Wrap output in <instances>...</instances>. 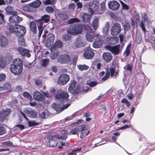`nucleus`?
I'll return each instance as SVG.
<instances>
[{
    "instance_id": "9b49d317",
    "label": "nucleus",
    "mask_w": 155,
    "mask_h": 155,
    "mask_svg": "<svg viewBox=\"0 0 155 155\" xmlns=\"http://www.w3.org/2000/svg\"><path fill=\"white\" fill-rule=\"evenodd\" d=\"M11 110L9 108L3 109L0 111V120L3 122L7 118V116L10 114Z\"/></svg>"
},
{
    "instance_id": "393cba45",
    "label": "nucleus",
    "mask_w": 155,
    "mask_h": 155,
    "mask_svg": "<svg viewBox=\"0 0 155 155\" xmlns=\"http://www.w3.org/2000/svg\"><path fill=\"white\" fill-rule=\"evenodd\" d=\"M102 57L103 59L107 62L110 61L112 58V56L111 53L108 52L103 53Z\"/></svg>"
},
{
    "instance_id": "37998d69",
    "label": "nucleus",
    "mask_w": 155,
    "mask_h": 155,
    "mask_svg": "<svg viewBox=\"0 0 155 155\" xmlns=\"http://www.w3.org/2000/svg\"><path fill=\"white\" fill-rule=\"evenodd\" d=\"M76 84L75 81H73L70 83L69 86L68 87V90L71 91L73 90L75 87Z\"/></svg>"
},
{
    "instance_id": "8fccbe9b",
    "label": "nucleus",
    "mask_w": 155,
    "mask_h": 155,
    "mask_svg": "<svg viewBox=\"0 0 155 155\" xmlns=\"http://www.w3.org/2000/svg\"><path fill=\"white\" fill-rule=\"evenodd\" d=\"M110 76V72L109 71H107L104 76L102 78V80L104 81L107 79Z\"/></svg>"
},
{
    "instance_id": "864d4df0",
    "label": "nucleus",
    "mask_w": 155,
    "mask_h": 155,
    "mask_svg": "<svg viewBox=\"0 0 155 155\" xmlns=\"http://www.w3.org/2000/svg\"><path fill=\"white\" fill-rule=\"evenodd\" d=\"M28 125L30 127L36 126L38 123L34 121H28Z\"/></svg>"
},
{
    "instance_id": "f704fd0d",
    "label": "nucleus",
    "mask_w": 155,
    "mask_h": 155,
    "mask_svg": "<svg viewBox=\"0 0 155 155\" xmlns=\"http://www.w3.org/2000/svg\"><path fill=\"white\" fill-rule=\"evenodd\" d=\"M80 24L81 25V30H82L83 29H84L85 30H87V32H90L92 31L91 27L88 25L81 24Z\"/></svg>"
},
{
    "instance_id": "473e14b6",
    "label": "nucleus",
    "mask_w": 155,
    "mask_h": 155,
    "mask_svg": "<svg viewBox=\"0 0 155 155\" xmlns=\"http://www.w3.org/2000/svg\"><path fill=\"white\" fill-rule=\"evenodd\" d=\"M41 4V2L40 0H36L30 4V5L33 8H38L40 6Z\"/></svg>"
},
{
    "instance_id": "0eeeda50",
    "label": "nucleus",
    "mask_w": 155,
    "mask_h": 155,
    "mask_svg": "<svg viewBox=\"0 0 155 155\" xmlns=\"http://www.w3.org/2000/svg\"><path fill=\"white\" fill-rule=\"evenodd\" d=\"M142 20L140 22V26L141 28L143 31L145 33L146 29L144 26L143 22L146 23L148 25H149L150 23V21L148 17L147 14L145 12H143L142 14Z\"/></svg>"
},
{
    "instance_id": "c85d7f7f",
    "label": "nucleus",
    "mask_w": 155,
    "mask_h": 155,
    "mask_svg": "<svg viewBox=\"0 0 155 155\" xmlns=\"http://www.w3.org/2000/svg\"><path fill=\"white\" fill-rule=\"evenodd\" d=\"M11 87L10 83H6L4 84L2 86H0V91H7L9 90Z\"/></svg>"
},
{
    "instance_id": "72a5a7b5",
    "label": "nucleus",
    "mask_w": 155,
    "mask_h": 155,
    "mask_svg": "<svg viewBox=\"0 0 155 155\" xmlns=\"http://www.w3.org/2000/svg\"><path fill=\"white\" fill-rule=\"evenodd\" d=\"M110 76L112 78H115L118 75V71L115 72L114 69L113 68H111L110 69Z\"/></svg>"
},
{
    "instance_id": "a19ab883",
    "label": "nucleus",
    "mask_w": 155,
    "mask_h": 155,
    "mask_svg": "<svg viewBox=\"0 0 155 155\" xmlns=\"http://www.w3.org/2000/svg\"><path fill=\"white\" fill-rule=\"evenodd\" d=\"M80 22V20L79 19L76 18H70L68 21V23L69 24H72L75 22Z\"/></svg>"
},
{
    "instance_id": "2f4dec72",
    "label": "nucleus",
    "mask_w": 155,
    "mask_h": 155,
    "mask_svg": "<svg viewBox=\"0 0 155 155\" xmlns=\"http://www.w3.org/2000/svg\"><path fill=\"white\" fill-rule=\"evenodd\" d=\"M11 65L15 66H20L23 67V64L22 60L20 58H16L14 60L13 64Z\"/></svg>"
},
{
    "instance_id": "39448f33",
    "label": "nucleus",
    "mask_w": 155,
    "mask_h": 155,
    "mask_svg": "<svg viewBox=\"0 0 155 155\" xmlns=\"http://www.w3.org/2000/svg\"><path fill=\"white\" fill-rule=\"evenodd\" d=\"M123 46L118 44L113 46L107 45L105 47V48L110 51L114 55H118L121 51Z\"/></svg>"
},
{
    "instance_id": "ea45409f",
    "label": "nucleus",
    "mask_w": 155,
    "mask_h": 155,
    "mask_svg": "<svg viewBox=\"0 0 155 155\" xmlns=\"http://www.w3.org/2000/svg\"><path fill=\"white\" fill-rule=\"evenodd\" d=\"M71 37V35L66 34L63 35L62 36V38L64 41H66L70 40Z\"/></svg>"
},
{
    "instance_id": "13d9d810",
    "label": "nucleus",
    "mask_w": 155,
    "mask_h": 155,
    "mask_svg": "<svg viewBox=\"0 0 155 155\" xmlns=\"http://www.w3.org/2000/svg\"><path fill=\"white\" fill-rule=\"evenodd\" d=\"M81 150V148H79V149L75 150L72 151L71 152L68 153V154L67 155H76V152L77 151H80Z\"/></svg>"
},
{
    "instance_id": "774afa93",
    "label": "nucleus",
    "mask_w": 155,
    "mask_h": 155,
    "mask_svg": "<svg viewBox=\"0 0 155 155\" xmlns=\"http://www.w3.org/2000/svg\"><path fill=\"white\" fill-rule=\"evenodd\" d=\"M130 50L129 48L127 47L126 49L124 52V54L126 55V56L127 57L129 55Z\"/></svg>"
},
{
    "instance_id": "ddd939ff",
    "label": "nucleus",
    "mask_w": 155,
    "mask_h": 155,
    "mask_svg": "<svg viewBox=\"0 0 155 155\" xmlns=\"http://www.w3.org/2000/svg\"><path fill=\"white\" fill-rule=\"evenodd\" d=\"M24 112L30 117H35L37 116V113L35 110L30 108H25Z\"/></svg>"
},
{
    "instance_id": "5701e85b",
    "label": "nucleus",
    "mask_w": 155,
    "mask_h": 155,
    "mask_svg": "<svg viewBox=\"0 0 155 155\" xmlns=\"http://www.w3.org/2000/svg\"><path fill=\"white\" fill-rule=\"evenodd\" d=\"M44 23L45 22L41 19L38 20L37 21L38 28L39 31L38 36L39 38L41 37L43 31V25Z\"/></svg>"
},
{
    "instance_id": "dca6fc26",
    "label": "nucleus",
    "mask_w": 155,
    "mask_h": 155,
    "mask_svg": "<svg viewBox=\"0 0 155 155\" xmlns=\"http://www.w3.org/2000/svg\"><path fill=\"white\" fill-rule=\"evenodd\" d=\"M74 45L76 48H80L84 46L85 43L84 38L79 36H78L76 38Z\"/></svg>"
},
{
    "instance_id": "79ce46f5",
    "label": "nucleus",
    "mask_w": 155,
    "mask_h": 155,
    "mask_svg": "<svg viewBox=\"0 0 155 155\" xmlns=\"http://www.w3.org/2000/svg\"><path fill=\"white\" fill-rule=\"evenodd\" d=\"M25 128V126L24 125L20 124H18L16 125L13 128L14 130H22Z\"/></svg>"
},
{
    "instance_id": "6ab92c4d",
    "label": "nucleus",
    "mask_w": 155,
    "mask_h": 155,
    "mask_svg": "<svg viewBox=\"0 0 155 155\" xmlns=\"http://www.w3.org/2000/svg\"><path fill=\"white\" fill-rule=\"evenodd\" d=\"M94 40H95L93 44V47L95 48L100 47L103 43L101 36L99 35V37H97Z\"/></svg>"
},
{
    "instance_id": "4d7b16f0",
    "label": "nucleus",
    "mask_w": 155,
    "mask_h": 155,
    "mask_svg": "<svg viewBox=\"0 0 155 155\" xmlns=\"http://www.w3.org/2000/svg\"><path fill=\"white\" fill-rule=\"evenodd\" d=\"M6 131L5 128L0 125V135L5 134Z\"/></svg>"
},
{
    "instance_id": "bf43d9fd",
    "label": "nucleus",
    "mask_w": 155,
    "mask_h": 155,
    "mask_svg": "<svg viewBox=\"0 0 155 155\" xmlns=\"http://www.w3.org/2000/svg\"><path fill=\"white\" fill-rule=\"evenodd\" d=\"M121 4L122 6V8L124 10H127L129 8L127 4H125L123 2L120 1Z\"/></svg>"
},
{
    "instance_id": "49530a36",
    "label": "nucleus",
    "mask_w": 155,
    "mask_h": 155,
    "mask_svg": "<svg viewBox=\"0 0 155 155\" xmlns=\"http://www.w3.org/2000/svg\"><path fill=\"white\" fill-rule=\"evenodd\" d=\"M6 66V63L4 59L2 58H0V67L3 68Z\"/></svg>"
},
{
    "instance_id": "e2e57ef3",
    "label": "nucleus",
    "mask_w": 155,
    "mask_h": 155,
    "mask_svg": "<svg viewBox=\"0 0 155 155\" xmlns=\"http://www.w3.org/2000/svg\"><path fill=\"white\" fill-rule=\"evenodd\" d=\"M39 115L40 117L42 119L45 118V117L46 116V114L44 111L40 112L39 113Z\"/></svg>"
},
{
    "instance_id": "412c9836",
    "label": "nucleus",
    "mask_w": 155,
    "mask_h": 155,
    "mask_svg": "<svg viewBox=\"0 0 155 155\" xmlns=\"http://www.w3.org/2000/svg\"><path fill=\"white\" fill-rule=\"evenodd\" d=\"M33 97L34 100L39 101H43L44 97L43 95L38 91H35L34 92Z\"/></svg>"
},
{
    "instance_id": "b1692460",
    "label": "nucleus",
    "mask_w": 155,
    "mask_h": 155,
    "mask_svg": "<svg viewBox=\"0 0 155 155\" xmlns=\"http://www.w3.org/2000/svg\"><path fill=\"white\" fill-rule=\"evenodd\" d=\"M8 42L7 38L5 37L2 35L0 37V46L2 47L6 46Z\"/></svg>"
},
{
    "instance_id": "7c9ffc66",
    "label": "nucleus",
    "mask_w": 155,
    "mask_h": 155,
    "mask_svg": "<svg viewBox=\"0 0 155 155\" xmlns=\"http://www.w3.org/2000/svg\"><path fill=\"white\" fill-rule=\"evenodd\" d=\"M91 15L88 14L84 13L82 16L83 22L84 23H88L90 20Z\"/></svg>"
},
{
    "instance_id": "a211bd4d",
    "label": "nucleus",
    "mask_w": 155,
    "mask_h": 155,
    "mask_svg": "<svg viewBox=\"0 0 155 155\" xmlns=\"http://www.w3.org/2000/svg\"><path fill=\"white\" fill-rule=\"evenodd\" d=\"M94 54L92 49L89 48L86 49L84 53V56L87 59H91L94 57Z\"/></svg>"
},
{
    "instance_id": "4c0bfd02",
    "label": "nucleus",
    "mask_w": 155,
    "mask_h": 155,
    "mask_svg": "<svg viewBox=\"0 0 155 155\" xmlns=\"http://www.w3.org/2000/svg\"><path fill=\"white\" fill-rule=\"evenodd\" d=\"M49 60L47 58L42 59L41 61V65L43 67H46L48 64Z\"/></svg>"
},
{
    "instance_id": "69168bd1",
    "label": "nucleus",
    "mask_w": 155,
    "mask_h": 155,
    "mask_svg": "<svg viewBox=\"0 0 155 155\" xmlns=\"http://www.w3.org/2000/svg\"><path fill=\"white\" fill-rule=\"evenodd\" d=\"M75 5L74 4H71L69 6L68 9L71 11L74 10Z\"/></svg>"
},
{
    "instance_id": "7ed1b4c3",
    "label": "nucleus",
    "mask_w": 155,
    "mask_h": 155,
    "mask_svg": "<svg viewBox=\"0 0 155 155\" xmlns=\"http://www.w3.org/2000/svg\"><path fill=\"white\" fill-rule=\"evenodd\" d=\"M67 138V137L66 135L63 137H59L58 135L54 136L50 135L47 138V143L50 147H54L56 146L58 144V141L57 140V139L64 140Z\"/></svg>"
},
{
    "instance_id": "6e6d98bb",
    "label": "nucleus",
    "mask_w": 155,
    "mask_h": 155,
    "mask_svg": "<svg viewBox=\"0 0 155 155\" xmlns=\"http://www.w3.org/2000/svg\"><path fill=\"white\" fill-rule=\"evenodd\" d=\"M93 65L94 66V67H96L97 69H100L101 68V64L100 63H97L95 61H94L93 63Z\"/></svg>"
},
{
    "instance_id": "680f3d73",
    "label": "nucleus",
    "mask_w": 155,
    "mask_h": 155,
    "mask_svg": "<svg viewBox=\"0 0 155 155\" xmlns=\"http://www.w3.org/2000/svg\"><path fill=\"white\" fill-rule=\"evenodd\" d=\"M6 78L5 74H0V82L5 80Z\"/></svg>"
},
{
    "instance_id": "de8ad7c7",
    "label": "nucleus",
    "mask_w": 155,
    "mask_h": 155,
    "mask_svg": "<svg viewBox=\"0 0 155 155\" xmlns=\"http://www.w3.org/2000/svg\"><path fill=\"white\" fill-rule=\"evenodd\" d=\"M55 0H46V1H43V2L45 5L52 4L55 3Z\"/></svg>"
},
{
    "instance_id": "c9c22d12",
    "label": "nucleus",
    "mask_w": 155,
    "mask_h": 155,
    "mask_svg": "<svg viewBox=\"0 0 155 155\" xmlns=\"http://www.w3.org/2000/svg\"><path fill=\"white\" fill-rule=\"evenodd\" d=\"M109 26L110 23L109 22H107L104 26L102 28V31L103 33L106 34L107 33Z\"/></svg>"
},
{
    "instance_id": "1a4fd4ad",
    "label": "nucleus",
    "mask_w": 155,
    "mask_h": 155,
    "mask_svg": "<svg viewBox=\"0 0 155 155\" xmlns=\"http://www.w3.org/2000/svg\"><path fill=\"white\" fill-rule=\"evenodd\" d=\"M69 80V76L68 75L66 74H62L59 76L57 83L59 85H64L66 84Z\"/></svg>"
},
{
    "instance_id": "c03bdc74",
    "label": "nucleus",
    "mask_w": 155,
    "mask_h": 155,
    "mask_svg": "<svg viewBox=\"0 0 155 155\" xmlns=\"http://www.w3.org/2000/svg\"><path fill=\"white\" fill-rule=\"evenodd\" d=\"M49 19L50 17L49 16L45 15L42 16L41 19L42 20V21L45 23H47L49 21Z\"/></svg>"
},
{
    "instance_id": "a18cd8bd",
    "label": "nucleus",
    "mask_w": 155,
    "mask_h": 155,
    "mask_svg": "<svg viewBox=\"0 0 155 155\" xmlns=\"http://www.w3.org/2000/svg\"><path fill=\"white\" fill-rule=\"evenodd\" d=\"M135 40L136 41L138 44H139L141 42L142 40V38L140 34H137Z\"/></svg>"
},
{
    "instance_id": "423d86ee",
    "label": "nucleus",
    "mask_w": 155,
    "mask_h": 155,
    "mask_svg": "<svg viewBox=\"0 0 155 155\" xmlns=\"http://www.w3.org/2000/svg\"><path fill=\"white\" fill-rule=\"evenodd\" d=\"M101 7L95 4H92V6H94V14H102L104 13L105 9V3L104 2H103L101 3Z\"/></svg>"
},
{
    "instance_id": "9d476101",
    "label": "nucleus",
    "mask_w": 155,
    "mask_h": 155,
    "mask_svg": "<svg viewBox=\"0 0 155 155\" xmlns=\"http://www.w3.org/2000/svg\"><path fill=\"white\" fill-rule=\"evenodd\" d=\"M121 29L120 24L116 22L112 27L110 34L113 35H116L120 32Z\"/></svg>"
},
{
    "instance_id": "6e6552de",
    "label": "nucleus",
    "mask_w": 155,
    "mask_h": 155,
    "mask_svg": "<svg viewBox=\"0 0 155 155\" xmlns=\"http://www.w3.org/2000/svg\"><path fill=\"white\" fill-rule=\"evenodd\" d=\"M57 60L61 64H67L71 61V57L67 54L60 55L58 57Z\"/></svg>"
},
{
    "instance_id": "3c124183",
    "label": "nucleus",
    "mask_w": 155,
    "mask_h": 155,
    "mask_svg": "<svg viewBox=\"0 0 155 155\" xmlns=\"http://www.w3.org/2000/svg\"><path fill=\"white\" fill-rule=\"evenodd\" d=\"M132 65L130 64H127L125 67H124V68L126 69L127 71H129L130 72L131 71L132 68Z\"/></svg>"
},
{
    "instance_id": "c756f323",
    "label": "nucleus",
    "mask_w": 155,
    "mask_h": 155,
    "mask_svg": "<svg viewBox=\"0 0 155 155\" xmlns=\"http://www.w3.org/2000/svg\"><path fill=\"white\" fill-rule=\"evenodd\" d=\"M30 28L31 31L34 34L37 33V26L35 22L32 21L30 22Z\"/></svg>"
},
{
    "instance_id": "f03ea898",
    "label": "nucleus",
    "mask_w": 155,
    "mask_h": 155,
    "mask_svg": "<svg viewBox=\"0 0 155 155\" xmlns=\"http://www.w3.org/2000/svg\"><path fill=\"white\" fill-rule=\"evenodd\" d=\"M68 97L69 95L68 93L65 92H63L59 95H57L56 97L58 101L60 102V104L58 103L56 104L53 103L51 105V107L58 113L62 111L63 110V109L62 108L63 105L64 103V102L68 100Z\"/></svg>"
},
{
    "instance_id": "4be33fe9",
    "label": "nucleus",
    "mask_w": 155,
    "mask_h": 155,
    "mask_svg": "<svg viewBox=\"0 0 155 155\" xmlns=\"http://www.w3.org/2000/svg\"><path fill=\"white\" fill-rule=\"evenodd\" d=\"M46 41L47 46H50L53 43L55 39V35L53 34H49Z\"/></svg>"
},
{
    "instance_id": "58836bf2",
    "label": "nucleus",
    "mask_w": 155,
    "mask_h": 155,
    "mask_svg": "<svg viewBox=\"0 0 155 155\" xmlns=\"http://www.w3.org/2000/svg\"><path fill=\"white\" fill-rule=\"evenodd\" d=\"M77 67L78 69L81 71H83L84 70H86L88 69L89 67L85 64L82 65H78Z\"/></svg>"
},
{
    "instance_id": "f8f14e48",
    "label": "nucleus",
    "mask_w": 155,
    "mask_h": 155,
    "mask_svg": "<svg viewBox=\"0 0 155 155\" xmlns=\"http://www.w3.org/2000/svg\"><path fill=\"white\" fill-rule=\"evenodd\" d=\"M88 129V126L87 125H82L79 126L71 131L70 133V135H75L78 132L85 130Z\"/></svg>"
},
{
    "instance_id": "4468645a",
    "label": "nucleus",
    "mask_w": 155,
    "mask_h": 155,
    "mask_svg": "<svg viewBox=\"0 0 155 155\" xmlns=\"http://www.w3.org/2000/svg\"><path fill=\"white\" fill-rule=\"evenodd\" d=\"M99 34H94L91 31L88 32L86 33L85 36L86 40L88 41L92 42L97 37H99Z\"/></svg>"
},
{
    "instance_id": "052dcab7",
    "label": "nucleus",
    "mask_w": 155,
    "mask_h": 155,
    "mask_svg": "<svg viewBox=\"0 0 155 155\" xmlns=\"http://www.w3.org/2000/svg\"><path fill=\"white\" fill-rule=\"evenodd\" d=\"M12 16H11L9 17V22L12 23H14L15 22V15H12Z\"/></svg>"
},
{
    "instance_id": "aec40b11",
    "label": "nucleus",
    "mask_w": 155,
    "mask_h": 155,
    "mask_svg": "<svg viewBox=\"0 0 155 155\" xmlns=\"http://www.w3.org/2000/svg\"><path fill=\"white\" fill-rule=\"evenodd\" d=\"M17 51L23 56H26L28 58H29L31 56L29 51L26 49L21 47H18L17 48Z\"/></svg>"
},
{
    "instance_id": "a878e982",
    "label": "nucleus",
    "mask_w": 155,
    "mask_h": 155,
    "mask_svg": "<svg viewBox=\"0 0 155 155\" xmlns=\"http://www.w3.org/2000/svg\"><path fill=\"white\" fill-rule=\"evenodd\" d=\"M118 38L117 37H107L106 41L109 44L114 45L117 44L118 41Z\"/></svg>"
},
{
    "instance_id": "cd10ccee",
    "label": "nucleus",
    "mask_w": 155,
    "mask_h": 155,
    "mask_svg": "<svg viewBox=\"0 0 155 155\" xmlns=\"http://www.w3.org/2000/svg\"><path fill=\"white\" fill-rule=\"evenodd\" d=\"M5 10L6 13L10 15H13L18 14V12H17L13 11V8L10 6L6 7Z\"/></svg>"
},
{
    "instance_id": "f3484780",
    "label": "nucleus",
    "mask_w": 155,
    "mask_h": 155,
    "mask_svg": "<svg viewBox=\"0 0 155 155\" xmlns=\"http://www.w3.org/2000/svg\"><path fill=\"white\" fill-rule=\"evenodd\" d=\"M108 5L109 9L114 11L117 10L120 6L119 3L116 1H112L109 2Z\"/></svg>"
},
{
    "instance_id": "f257e3e1",
    "label": "nucleus",
    "mask_w": 155,
    "mask_h": 155,
    "mask_svg": "<svg viewBox=\"0 0 155 155\" xmlns=\"http://www.w3.org/2000/svg\"><path fill=\"white\" fill-rule=\"evenodd\" d=\"M8 29L12 33H14L15 35L19 37L18 42L19 44L21 45H25V40L22 38L26 32V29L25 27L18 24L14 25H10Z\"/></svg>"
},
{
    "instance_id": "5fc2aeb1",
    "label": "nucleus",
    "mask_w": 155,
    "mask_h": 155,
    "mask_svg": "<svg viewBox=\"0 0 155 155\" xmlns=\"http://www.w3.org/2000/svg\"><path fill=\"white\" fill-rule=\"evenodd\" d=\"M59 17L62 19H66L68 18V16L64 13H60L58 15Z\"/></svg>"
},
{
    "instance_id": "603ef678",
    "label": "nucleus",
    "mask_w": 155,
    "mask_h": 155,
    "mask_svg": "<svg viewBox=\"0 0 155 155\" xmlns=\"http://www.w3.org/2000/svg\"><path fill=\"white\" fill-rule=\"evenodd\" d=\"M15 15V23H19L21 22L23 18L21 17H19L17 15Z\"/></svg>"
},
{
    "instance_id": "0e129e2a",
    "label": "nucleus",
    "mask_w": 155,
    "mask_h": 155,
    "mask_svg": "<svg viewBox=\"0 0 155 155\" xmlns=\"http://www.w3.org/2000/svg\"><path fill=\"white\" fill-rule=\"evenodd\" d=\"M46 10L48 12L50 13L52 12L54 10L53 7L50 6L46 7Z\"/></svg>"
},
{
    "instance_id": "e433bc0d",
    "label": "nucleus",
    "mask_w": 155,
    "mask_h": 155,
    "mask_svg": "<svg viewBox=\"0 0 155 155\" xmlns=\"http://www.w3.org/2000/svg\"><path fill=\"white\" fill-rule=\"evenodd\" d=\"M63 43L61 41L58 40L55 42L54 45V47L55 48H59L61 47Z\"/></svg>"
},
{
    "instance_id": "bb28decb",
    "label": "nucleus",
    "mask_w": 155,
    "mask_h": 155,
    "mask_svg": "<svg viewBox=\"0 0 155 155\" xmlns=\"http://www.w3.org/2000/svg\"><path fill=\"white\" fill-rule=\"evenodd\" d=\"M99 17L95 16L94 17V19L91 23V25L93 28L96 30L98 27Z\"/></svg>"
},
{
    "instance_id": "20e7f679",
    "label": "nucleus",
    "mask_w": 155,
    "mask_h": 155,
    "mask_svg": "<svg viewBox=\"0 0 155 155\" xmlns=\"http://www.w3.org/2000/svg\"><path fill=\"white\" fill-rule=\"evenodd\" d=\"M81 26L80 24L72 25L68 27L67 28V31L69 33L73 35L80 34L83 31Z\"/></svg>"
},
{
    "instance_id": "338daca9",
    "label": "nucleus",
    "mask_w": 155,
    "mask_h": 155,
    "mask_svg": "<svg viewBox=\"0 0 155 155\" xmlns=\"http://www.w3.org/2000/svg\"><path fill=\"white\" fill-rule=\"evenodd\" d=\"M2 144L3 145L10 146L12 145V143L10 141H8L2 142Z\"/></svg>"
},
{
    "instance_id": "09e8293b",
    "label": "nucleus",
    "mask_w": 155,
    "mask_h": 155,
    "mask_svg": "<svg viewBox=\"0 0 155 155\" xmlns=\"http://www.w3.org/2000/svg\"><path fill=\"white\" fill-rule=\"evenodd\" d=\"M23 95L25 97L28 98L30 101H31L32 99L31 96L27 92H24Z\"/></svg>"
},
{
    "instance_id": "2eb2a0df",
    "label": "nucleus",
    "mask_w": 155,
    "mask_h": 155,
    "mask_svg": "<svg viewBox=\"0 0 155 155\" xmlns=\"http://www.w3.org/2000/svg\"><path fill=\"white\" fill-rule=\"evenodd\" d=\"M23 67L20 66H15L11 65L10 67V70L11 72L15 75L20 74L22 71Z\"/></svg>"
}]
</instances>
